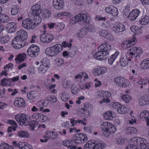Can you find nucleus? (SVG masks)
<instances>
[{"instance_id": "obj_43", "label": "nucleus", "mask_w": 149, "mask_h": 149, "mask_svg": "<svg viewBox=\"0 0 149 149\" xmlns=\"http://www.w3.org/2000/svg\"><path fill=\"white\" fill-rule=\"evenodd\" d=\"M39 115L38 122L43 123L47 121V118L46 116L41 113H40Z\"/></svg>"}, {"instance_id": "obj_40", "label": "nucleus", "mask_w": 149, "mask_h": 149, "mask_svg": "<svg viewBox=\"0 0 149 149\" xmlns=\"http://www.w3.org/2000/svg\"><path fill=\"white\" fill-rule=\"evenodd\" d=\"M9 40L8 34L4 36H0V42L2 43H6Z\"/></svg>"}, {"instance_id": "obj_62", "label": "nucleus", "mask_w": 149, "mask_h": 149, "mask_svg": "<svg viewBox=\"0 0 149 149\" xmlns=\"http://www.w3.org/2000/svg\"><path fill=\"white\" fill-rule=\"evenodd\" d=\"M82 113H83L86 117H88L90 115V113L88 110H81Z\"/></svg>"}, {"instance_id": "obj_45", "label": "nucleus", "mask_w": 149, "mask_h": 149, "mask_svg": "<svg viewBox=\"0 0 149 149\" xmlns=\"http://www.w3.org/2000/svg\"><path fill=\"white\" fill-rule=\"evenodd\" d=\"M49 68L44 65H41L40 67L38 68V70L40 72H45Z\"/></svg>"}, {"instance_id": "obj_6", "label": "nucleus", "mask_w": 149, "mask_h": 149, "mask_svg": "<svg viewBox=\"0 0 149 149\" xmlns=\"http://www.w3.org/2000/svg\"><path fill=\"white\" fill-rule=\"evenodd\" d=\"M87 139L86 135L81 133L75 134L72 137L73 142L77 144L84 143L87 141Z\"/></svg>"}, {"instance_id": "obj_37", "label": "nucleus", "mask_w": 149, "mask_h": 149, "mask_svg": "<svg viewBox=\"0 0 149 149\" xmlns=\"http://www.w3.org/2000/svg\"><path fill=\"white\" fill-rule=\"evenodd\" d=\"M117 111L120 113L124 114L127 113L128 111V109L124 106L120 105L119 108L117 109Z\"/></svg>"}, {"instance_id": "obj_8", "label": "nucleus", "mask_w": 149, "mask_h": 149, "mask_svg": "<svg viewBox=\"0 0 149 149\" xmlns=\"http://www.w3.org/2000/svg\"><path fill=\"white\" fill-rule=\"evenodd\" d=\"M141 48L140 47H132L129 51H130L129 54L131 56V57L134 58V57L137 58H139V56L142 53Z\"/></svg>"}, {"instance_id": "obj_21", "label": "nucleus", "mask_w": 149, "mask_h": 149, "mask_svg": "<svg viewBox=\"0 0 149 149\" xmlns=\"http://www.w3.org/2000/svg\"><path fill=\"white\" fill-rule=\"evenodd\" d=\"M17 36L16 37H18L22 40L24 41L27 38V34L26 31L20 29L17 32Z\"/></svg>"}, {"instance_id": "obj_42", "label": "nucleus", "mask_w": 149, "mask_h": 149, "mask_svg": "<svg viewBox=\"0 0 149 149\" xmlns=\"http://www.w3.org/2000/svg\"><path fill=\"white\" fill-rule=\"evenodd\" d=\"M51 15V13L49 10H46L43 12L41 14L42 18H48Z\"/></svg>"}, {"instance_id": "obj_17", "label": "nucleus", "mask_w": 149, "mask_h": 149, "mask_svg": "<svg viewBox=\"0 0 149 149\" xmlns=\"http://www.w3.org/2000/svg\"><path fill=\"white\" fill-rule=\"evenodd\" d=\"M113 31L117 33L123 32L125 30V26L121 24L115 25L112 28Z\"/></svg>"}, {"instance_id": "obj_4", "label": "nucleus", "mask_w": 149, "mask_h": 149, "mask_svg": "<svg viewBox=\"0 0 149 149\" xmlns=\"http://www.w3.org/2000/svg\"><path fill=\"white\" fill-rule=\"evenodd\" d=\"M101 127L105 132L112 134L116 130V127L112 123L108 122H104L101 125Z\"/></svg>"}, {"instance_id": "obj_50", "label": "nucleus", "mask_w": 149, "mask_h": 149, "mask_svg": "<svg viewBox=\"0 0 149 149\" xmlns=\"http://www.w3.org/2000/svg\"><path fill=\"white\" fill-rule=\"evenodd\" d=\"M62 46L64 47H67L68 48H70V49H72L71 47L72 45V43H69L68 42L64 41L62 43Z\"/></svg>"}, {"instance_id": "obj_23", "label": "nucleus", "mask_w": 149, "mask_h": 149, "mask_svg": "<svg viewBox=\"0 0 149 149\" xmlns=\"http://www.w3.org/2000/svg\"><path fill=\"white\" fill-rule=\"evenodd\" d=\"M93 149H103L105 146V143L102 142H98L97 143L94 142L92 141Z\"/></svg>"}, {"instance_id": "obj_56", "label": "nucleus", "mask_w": 149, "mask_h": 149, "mask_svg": "<svg viewBox=\"0 0 149 149\" xmlns=\"http://www.w3.org/2000/svg\"><path fill=\"white\" fill-rule=\"evenodd\" d=\"M125 141V139L122 138H119L117 139L116 141L117 144H122L124 143Z\"/></svg>"}, {"instance_id": "obj_15", "label": "nucleus", "mask_w": 149, "mask_h": 149, "mask_svg": "<svg viewBox=\"0 0 149 149\" xmlns=\"http://www.w3.org/2000/svg\"><path fill=\"white\" fill-rule=\"evenodd\" d=\"M136 38H134L130 40L124 41L122 44L121 46L124 49H127L136 44Z\"/></svg>"}, {"instance_id": "obj_58", "label": "nucleus", "mask_w": 149, "mask_h": 149, "mask_svg": "<svg viewBox=\"0 0 149 149\" xmlns=\"http://www.w3.org/2000/svg\"><path fill=\"white\" fill-rule=\"evenodd\" d=\"M149 80L147 79H143L139 81V83L140 84L145 85L148 82L149 83Z\"/></svg>"}, {"instance_id": "obj_12", "label": "nucleus", "mask_w": 149, "mask_h": 149, "mask_svg": "<svg viewBox=\"0 0 149 149\" xmlns=\"http://www.w3.org/2000/svg\"><path fill=\"white\" fill-rule=\"evenodd\" d=\"M114 81L120 87H125L127 86L128 81L123 77H117L114 79Z\"/></svg>"}, {"instance_id": "obj_3", "label": "nucleus", "mask_w": 149, "mask_h": 149, "mask_svg": "<svg viewBox=\"0 0 149 149\" xmlns=\"http://www.w3.org/2000/svg\"><path fill=\"white\" fill-rule=\"evenodd\" d=\"M41 19H24L22 25L23 27L27 29H33L41 22Z\"/></svg>"}, {"instance_id": "obj_26", "label": "nucleus", "mask_w": 149, "mask_h": 149, "mask_svg": "<svg viewBox=\"0 0 149 149\" xmlns=\"http://www.w3.org/2000/svg\"><path fill=\"white\" fill-rule=\"evenodd\" d=\"M140 67L143 69H146L149 68V58L144 60L141 62Z\"/></svg>"}, {"instance_id": "obj_13", "label": "nucleus", "mask_w": 149, "mask_h": 149, "mask_svg": "<svg viewBox=\"0 0 149 149\" xmlns=\"http://www.w3.org/2000/svg\"><path fill=\"white\" fill-rule=\"evenodd\" d=\"M23 41L18 37H15L13 38L11 43L12 46L15 49H20L24 46L22 42Z\"/></svg>"}, {"instance_id": "obj_63", "label": "nucleus", "mask_w": 149, "mask_h": 149, "mask_svg": "<svg viewBox=\"0 0 149 149\" xmlns=\"http://www.w3.org/2000/svg\"><path fill=\"white\" fill-rule=\"evenodd\" d=\"M39 113H35L33 114L32 115V119L38 121L39 117Z\"/></svg>"}, {"instance_id": "obj_64", "label": "nucleus", "mask_w": 149, "mask_h": 149, "mask_svg": "<svg viewBox=\"0 0 149 149\" xmlns=\"http://www.w3.org/2000/svg\"><path fill=\"white\" fill-rule=\"evenodd\" d=\"M70 49L69 50V54H70L72 56H74L76 54V51L72 47H71V48L72 49H70Z\"/></svg>"}, {"instance_id": "obj_60", "label": "nucleus", "mask_w": 149, "mask_h": 149, "mask_svg": "<svg viewBox=\"0 0 149 149\" xmlns=\"http://www.w3.org/2000/svg\"><path fill=\"white\" fill-rule=\"evenodd\" d=\"M9 146L7 143H2L0 145V149H9Z\"/></svg>"}, {"instance_id": "obj_31", "label": "nucleus", "mask_w": 149, "mask_h": 149, "mask_svg": "<svg viewBox=\"0 0 149 149\" xmlns=\"http://www.w3.org/2000/svg\"><path fill=\"white\" fill-rule=\"evenodd\" d=\"M119 54V52L118 51H116L114 54L112 55L111 57H109L108 59V61L110 64L111 65L113 63L117 58Z\"/></svg>"}, {"instance_id": "obj_39", "label": "nucleus", "mask_w": 149, "mask_h": 149, "mask_svg": "<svg viewBox=\"0 0 149 149\" xmlns=\"http://www.w3.org/2000/svg\"><path fill=\"white\" fill-rule=\"evenodd\" d=\"M17 29L16 25L15 22H10V33L15 32Z\"/></svg>"}, {"instance_id": "obj_10", "label": "nucleus", "mask_w": 149, "mask_h": 149, "mask_svg": "<svg viewBox=\"0 0 149 149\" xmlns=\"http://www.w3.org/2000/svg\"><path fill=\"white\" fill-rule=\"evenodd\" d=\"M15 118L19 124L21 126L27 125L26 122L27 120V117L24 113H19L15 116Z\"/></svg>"}, {"instance_id": "obj_29", "label": "nucleus", "mask_w": 149, "mask_h": 149, "mask_svg": "<svg viewBox=\"0 0 149 149\" xmlns=\"http://www.w3.org/2000/svg\"><path fill=\"white\" fill-rule=\"evenodd\" d=\"M103 116L105 119L109 120L112 119L115 117V115L112 111H109L104 113Z\"/></svg>"}, {"instance_id": "obj_41", "label": "nucleus", "mask_w": 149, "mask_h": 149, "mask_svg": "<svg viewBox=\"0 0 149 149\" xmlns=\"http://www.w3.org/2000/svg\"><path fill=\"white\" fill-rule=\"evenodd\" d=\"M123 100L126 103H128L132 99L131 97L129 95L125 94L122 97Z\"/></svg>"}, {"instance_id": "obj_54", "label": "nucleus", "mask_w": 149, "mask_h": 149, "mask_svg": "<svg viewBox=\"0 0 149 149\" xmlns=\"http://www.w3.org/2000/svg\"><path fill=\"white\" fill-rule=\"evenodd\" d=\"M103 97L104 98H105L109 99V97H110L111 95V93L108 91H105L104 92L103 91Z\"/></svg>"}, {"instance_id": "obj_2", "label": "nucleus", "mask_w": 149, "mask_h": 149, "mask_svg": "<svg viewBox=\"0 0 149 149\" xmlns=\"http://www.w3.org/2000/svg\"><path fill=\"white\" fill-rule=\"evenodd\" d=\"M79 21H82V23L80 24H83L84 27L81 29L77 36L80 38H83L86 34L87 31H91L93 29V26L90 21V19H79Z\"/></svg>"}, {"instance_id": "obj_25", "label": "nucleus", "mask_w": 149, "mask_h": 149, "mask_svg": "<svg viewBox=\"0 0 149 149\" xmlns=\"http://www.w3.org/2000/svg\"><path fill=\"white\" fill-rule=\"evenodd\" d=\"M26 54L24 53H23L18 54L15 59L16 62L19 63L23 62L26 58Z\"/></svg>"}, {"instance_id": "obj_46", "label": "nucleus", "mask_w": 149, "mask_h": 149, "mask_svg": "<svg viewBox=\"0 0 149 149\" xmlns=\"http://www.w3.org/2000/svg\"><path fill=\"white\" fill-rule=\"evenodd\" d=\"M42 65L47 67H49V60L46 58H43L41 61Z\"/></svg>"}, {"instance_id": "obj_47", "label": "nucleus", "mask_w": 149, "mask_h": 149, "mask_svg": "<svg viewBox=\"0 0 149 149\" xmlns=\"http://www.w3.org/2000/svg\"><path fill=\"white\" fill-rule=\"evenodd\" d=\"M92 141H88L84 146V149H93Z\"/></svg>"}, {"instance_id": "obj_9", "label": "nucleus", "mask_w": 149, "mask_h": 149, "mask_svg": "<svg viewBox=\"0 0 149 149\" xmlns=\"http://www.w3.org/2000/svg\"><path fill=\"white\" fill-rule=\"evenodd\" d=\"M130 55L128 53H122L119 62L121 65L122 67L126 66L129 62L131 61Z\"/></svg>"}, {"instance_id": "obj_11", "label": "nucleus", "mask_w": 149, "mask_h": 149, "mask_svg": "<svg viewBox=\"0 0 149 149\" xmlns=\"http://www.w3.org/2000/svg\"><path fill=\"white\" fill-rule=\"evenodd\" d=\"M45 31L40 36V40L43 43H50L54 39V35L50 33H45Z\"/></svg>"}, {"instance_id": "obj_49", "label": "nucleus", "mask_w": 149, "mask_h": 149, "mask_svg": "<svg viewBox=\"0 0 149 149\" xmlns=\"http://www.w3.org/2000/svg\"><path fill=\"white\" fill-rule=\"evenodd\" d=\"M1 84L3 85L6 86H9V80L8 79L4 78L1 81Z\"/></svg>"}, {"instance_id": "obj_38", "label": "nucleus", "mask_w": 149, "mask_h": 149, "mask_svg": "<svg viewBox=\"0 0 149 149\" xmlns=\"http://www.w3.org/2000/svg\"><path fill=\"white\" fill-rule=\"evenodd\" d=\"M36 95L34 91H31L27 93V97L29 100H32L35 99Z\"/></svg>"}, {"instance_id": "obj_24", "label": "nucleus", "mask_w": 149, "mask_h": 149, "mask_svg": "<svg viewBox=\"0 0 149 149\" xmlns=\"http://www.w3.org/2000/svg\"><path fill=\"white\" fill-rule=\"evenodd\" d=\"M140 147L141 149H149V143H146V140L141 137L140 141Z\"/></svg>"}, {"instance_id": "obj_28", "label": "nucleus", "mask_w": 149, "mask_h": 149, "mask_svg": "<svg viewBox=\"0 0 149 149\" xmlns=\"http://www.w3.org/2000/svg\"><path fill=\"white\" fill-rule=\"evenodd\" d=\"M72 141L70 140H65L63 142V144L65 146H67L68 148L70 149H76L77 148L75 146L72 145Z\"/></svg>"}, {"instance_id": "obj_61", "label": "nucleus", "mask_w": 149, "mask_h": 149, "mask_svg": "<svg viewBox=\"0 0 149 149\" xmlns=\"http://www.w3.org/2000/svg\"><path fill=\"white\" fill-rule=\"evenodd\" d=\"M149 21L148 19H141L139 20V23L141 25H146L148 24Z\"/></svg>"}, {"instance_id": "obj_52", "label": "nucleus", "mask_w": 149, "mask_h": 149, "mask_svg": "<svg viewBox=\"0 0 149 149\" xmlns=\"http://www.w3.org/2000/svg\"><path fill=\"white\" fill-rule=\"evenodd\" d=\"M131 144L128 145L125 149H139L136 145H134L132 143Z\"/></svg>"}, {"instance_id": "obj_36", "label": "nucleus", "mask_w": 149, "mask_h": 149, "mask_svg": "<svg viewBox=\"0 0 149 149\" xmlns=\"http://www.w3.org/2000/svg\"><path fill=\"white\" fill-rule=\"evenodd\" d=\"M19 136L21 137H26L27 138L29 137V134L28 132L26 131L21 130L18 132Z\"/></svg>"}, {"instance_id": "obj_1", "label": "nucleus", "mask_w": 149, "mask_h": 149, "mask_svg": "<svg viewBox=\"0 0 149 149\" xmlns=\"http://www.w3.org/2000/svg\"><path fill=\"white\" fill-rule=\"evenodd\" d=\"M111 48V46L107 43L101 45L98 48L100 51L96 53L94 55V58L99 60H105L109 55V51Z\"/></svg>"}, {"instance_id": "obj_53", "label": "nucleus", "mask_w": 149, "mask_h": 149, "mask_svg": "<svg viewBox=\"0 0 149 149\" xmlns=\"http://www.w3.org/2000/svg\"><path fill=\"white\" fill-rule=\"evenodd\" d=\"M99 21L101 20H103L102 23V25L104 27H107L109 26V23L108 21H106V19H98Z\"/></svg>"}, {"instance_id": "obj_48", "label": "nucleus", "mask_w": 149, "mask_h": 149, "mask_svg": "<svg viewBox=\"0 0 149 149\" xmlns=\"http://www.w3.org/2000/svg\"><path fill=\"white\" fill-rule=\"evenodd\" d=\"M140 116L141 117H144L145 119L148 118L149 116V113L146 111H144L142 112L140 114Z\"/></svg>"}, {"instance_id": "obj_16", "label": "nucleus", "mask_w": 149, "mask_h": 149, "mask_svg": "<svg viewBox=\"0 0 149 149\" xmlns=\"http://www.w3.org/2000/svg\"><path fill=\"white\" fill-rule=\"evenodd\" d=\"M14 104L15 106L18 107H24L26 105L24 100L21 97L16 98Z\"/></svg>"}, {"instance_id": "obj_20", "label": "nucleus", "mask_w": 149, "mask_h": 149, "mask_svg": "<svg viewBox=\"0 0 149 149\" xmlns=\"http://www.w3.org/2000/svg\"><path fill=\"white\" fill-rule=\"evenodd\" d=\"M63 0H53V5L56 9H61L63 7Z\"/></svg>"}, {"instance_id": "obj_7", "label": "nucleus", "mask_w": 149, "mask_h": 149, "mask_svg": "<svg viewBox=\"0 0 149 149\" xmlns=\"http://www.w3.org/2000/svg\"><path fill=\"white\" fill-rule=\"evenodd\" d=\"M31 15L34 17V18L41 19L42 17L40 15L42 9L41 6L39 4L33 5L31 7Z\"/></svg>"}, {"instance_id": "obj_5", "label": "nucleus", "mask_w": 149, "mask_h": 149, "mask_svg": "<svg viewBox=\"0 0 149 149\" xmlns=\"http://www.w3.org/2000/svg\"><path fill=\"white\" fill-rule=\"evenodd\" d=\"M40 51V49L37 45L32 44L29 47L27 53L30 57L35 58L39 55Z\"/></svg>"}, {"instance_id": "obj_57", "label": "nucleus", "mask_w": 149, "mask_h": 149, "mask_svg": "<svg viewBox=\"0 0 149 149\" xmlns=\"http://www.w3.org/2000/svg\"><path fill=\"white\" fill-rule=\"evenodd\" d=\"M29 125L30 126V128L31 130H34L35 126V120H33L29 122Z\"/></svg>"}, {"instance_id": "obj_32", "label": "nucleus", "mask_w": 149, "mask_h": 149, "mask_svg": "<svg viewBox=\"0 0 149 149\" xmlns=\"http://www.w3.org/2000/svg\"><path fill=\"white\" fill-rule=\"evenodd\" d=\"M18 125L14 120H10V132H12L13 131H15Z\"/></svg>"}, {"instance_id": "obj_14", "label": "nucleus", "mask_w": 149, "mask_h": 149, "mask_svg": "<svg viewBox=\"0 0 149 149\" xmlns=\"http://www.w3.org/2000/svg\"><path fill=\"white\" fill-rule=\"evenodd\" d=\"M106 13L111 15L113 16H116L118 15V9L113 6H110L107 7L105 9Z\"/></svg>"}, {"instance_id": "obj_34", "label": "nucleus", "mask_w": 149, "mask_h": 149, "mask_svg": "<svg viewBox=\"0 0 149 149\" xmlns=\"http://www.w3.org/2000/svg\"><path fill=\"white\" fill-rule=\"evenodd\" d=\"M88 17L89 18H90L91 17H89V16H88L87 14L86 13H80L77 15H76L74 17H73L72 18H75V19H87Z\"/></svg>"}, {"instance_id": "obj_22", "label": "nucleus", "mask_w": 149, "mask_h": 149, "mask_svg": "<svg viewBox=\"0 0 149 149\" xmlns=\"http://www.w3.org/2000/svg\"><path fill=\"white\" fill-rule=\"evenodd\" d=\"M139 103L141 106H144L149 104V97L147 95L142 97L139 100Z\"/></svg>"}, {"instance_id": "obj_18", "label": "nucleus", "mask_w": 149, "mask_h": 149, "mask_svg": "<svg viewBox=\"0 0 149 149\" xmlns=\"http://www.w3.org/2000/svg\"><path fill=\"white\" fill-rule=\"evenodd\" d=\"M107 71V69L104 67H99L94 70L93 73L94 75L99 76L104 74Z\"/></svg>"}, {"instance_id": "obj_35", "label": "nucleus", "mask_w": 149, "mask_h": 149, "mask_svg": "<svg viewBox=\"0 0 149 149\" xmlns=\"http://www.w3.org/2000/svg\"><path fill=\"white\" fill-rule=\"evenodd\" d=\"M141 137H134L131 140V142L133 143L134 145L139 146L140 144V141Z\"/></svg>"}, {"instance_id": "obj_27", "label": "nucleus", "mask_w": 149, "mask_h": 149, "mask_svg": "<svg viewBox=\"0 0 149 149\" xmlns=\"http://www.w3.org/2000/svg\"><path fill=\"white\" fill-rule=\"evenodd\" d=\"M140 13L139 10L136 9L132 11L128 16V17L130 19H136L139 15Z\"/></svg>"}, {"instance_id": "obj_30", "label": "nucleus", "mask_w": 149, "mask_h": 149, "mask_svg": "<svg viewBox=\"0 0 149 149\" xmlns=\"http://www.w3.org/2000/svg\"><path fill=\"white\" fill-rule=\"evenodd\" d=\"M55 55L59 53L62 50V46L60 44H56L52 46Z\"/></svg>"}, {"instance_id": "obj_19", "label": "nucleus", "mask_w": 149, "mask_h": 149, "mask_svg": "<svg viewBox=\"0 0 149 149\" xmlns=\"http://www.w3.org/2000/svg\"><path fill=\"white\" fill-rule=\"evenodd\" d=\"M100 34L101 36L109 40H112L113 38L112 35L107 30H101L100 32Z\"/></svg>"}, {"instance_id": "obj_55", "label": "nucleus", "mask_w": 149, "mask_h": 149, "mask_svg": "<svg viewBox=\"0 0 149 149\" xmlns=\"http://www.w3.org/2000/svg\"><path fill=\"white\" fill-rule=\"evenodd\" d=\"M68 95L66 93H64L62 94L61 96V99L64 101L66 102L68 99L69 98L67 97Z\"/></svg>"}, {"instance_id": "obj_59", "label": "nucleus", "mask_w": 149, "mask_h": 149, "mask_svg": "<svg viewBox=\"0 0 149 149\" xmlns=\"http://www.w3.org/2000/svg\"><path fill=\"white\" fill-rule=\"evenodd\" d=\"M138 27L135 26H132L130 28L131 31L133 32L135 34H136L138 31Z\"/></svg>"}, {"instance_id": "obj_33", "label": "nucleus", "mask_w": 149, "mask_h": 149, "mask_svg": "<svg viewBox=\"0 0 149 149\" xmlns=\"http://www.w3.org/2000/svg\"><path fill=\"white\" fill-rule=\"evenodd\" d=\"M45 52L46 54L51 56H56L52 47L47 48L45 50Z\"/></svg>"}, {"instance_id": "obj_44", "label": "nucleus", "mask_w": 149, "mask_h": 149, "mask_svg": "<svg viewBox=\"0 0 149 149\" xmlns=\"http://www.w3.org/2000/svg\"><path fill=\"white\" fill-rule=\"evenodd\" d=\"M127 132L128 134H131L136 133V130L134 127H129L127 130Z\"/></svg>"}, {"instance_id": "obj_51", "label": "nucleus", "mask_w": 149, "mask_h": 149, "mask_svg": "<svg viewBox=\"0 0 149 149\" xmlns=\"http://www.w3.org/2000/svg\"><path fill=\"white\" fill-rule=\"evenodd\" d=\"M77 22H79V24H80L81 23H82V22L79 21V19H70V21L69 24L72 25L77 23Z\"/></svg>"}]
</instances>
